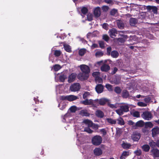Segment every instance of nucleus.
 I'll return each instance as SVG.
<instances>
[{"label": "nucleus", "mask_w": 159, "mask_h": 159, "mask_svg": "<svg viewBox=\"0 0 159 159\" xmlns=\"http://www.w3.org/2000/svg\"><path fill=\"white\" fill-rule=\"evenodd\" d=\"M129 107L127 105H122L120 107V108L116 110V112L119 116H122L124 112L129 111Z\"/></svg>", "instance_id": "f257e3e1"}, {"label": "nucleus", "mask_w": 159, "mask_h": 159, "mask_svg": "<svg viewBox=\"0 0 159 159\" xmlns=\"http://www.w3.org/2000/svg\"><path fill=\"white\" fill-rule=\"evenodd\" d=\"M102 137L98 135H95L92 139V144L95 146L100 145L102 143Z\"/></svg>", "instance_id": "f03ea898"}, {"label": "nucleus", "mask_w": 159, "mask_h": 159, "mask_svg": "<svg viewBox=\"0 0 159 159\" xmlns=\"http://www.w3.org/2000/svg\"><path fill=\"white\" fill-rule=\"evenodd\" d=\"M141 117L144 119L150 120L152 118L151 113L148 111H145L143 112L141 115Z\"/></svg>", "instance_id": "7ed1b4c3"}, {"label": "nucleus", "mask_w": 159, "mask_h": 159, "mask_svg": "<svg viewBox=\"0 0 159 159\" xmlns=\"http://www.w3.org/2000/svg\"><path fill=\"white\" fill-rule=\"evenodd\" d=\"M80 85L79 83H75L72 84L70 87V89L71 91H77L80 89Z\"/></svg>", "instance_id": "20e7f679"}, {"label": "nucleus", "mask_w": 159, "mask_h": 159, "mask_svg": "<svg viewBox=\"0 0 159 159\" xmlns=\"http://www.w3.org/2000/svg\"><path fill=\"white\" fill-rule=\"evenodd\" d=\"M79 67L82 72L83 73H86V74H89L90 72L89 67L86 65H81Z\"/></svg>", "instance_id": "39448f33"}, {"label": "nucleus", "mask_w": 159, "mask_h": 159, "mask_svg": "<svg viewBox=\"0 0 159 159\" xmlns=\"http://www.w3.org/2000/svg\"><path fill=\"white\" fill-rule=\"evenodd\" d=\"M141 136V134L140 133L135 132L131 135V137L134 141H138L140 139Z\"/></svg>", "instance_id": "423d86ee"}, {"label": "nucleus", "mask_w": 159, "mask_h": 159, "mask_svg": "<svg viewBox=\"0 0 159 159\" xmlns=\"http://www.w3.org/2000/svg\"><path fill=\"white\" fill-rule=\"evenodd\" d=\"M146 9L148 12L152 11L155 14L157 13L158 8L156 6H148L146 7Z\"/></svg>", "instance_id": "0eeeda50"}, {"label": "nucleus", "mask_w": 159, "mask_h": 159, "mask_svg": "<svg viewBox=\"0 0 159 159\" xmlns=\"http://www.w3.org/2000/svg\"><path fill=\"white\" fill-rule=\"evenodd\" d=\"M77 77L79 79L81 80H87L89 77V74H86L82 73H80L78 75Z\"/></svg>", "instance_id": "6e6552de"}, {"label": "nucleus", "mask_w": 159, "mask_h": 159, "mask_svg": "<svg viewBox=\"0 0 159 159\" xmlns=\"http://www.w3.org/2000/svg\"><path fill=\"white\" fill-rule=\"evenodd\" d=\"M77 76V74L75 73H72L70 75L68 78V82L71 83L74 81Z\"/></svg>", "instance_id": "1a4fd4ad"}, {"label": "nucleus", "mask_w": 159, "mask_h": 159, "mask_svg": "<svg viewBox=\"0 0 159 159\" xmlns=\"http://www.w3.org/2000/svg\"><path fill=\"white\" fill-rule=\"evenodd\" d=\"M109 100L107 98H102L99 100L97 99L95 100V101H96L97 103H98L100 105H104L106 103L109 102Z\"/></svg>", "instance_id": "9d476101"}, {"label": "nucleus", "mask_w": 159, "mask_h": 159, "mask_svg": "<svg viewBox=\"0 0 159 159\" xmlns=\"http://www.w3.org/2000/svg\"><path fill=\"white\" fill-rule=\"evenodd\" d=\"M104 88L102 84H98L96 86L95 89L98 93H100L103 92Z\"/></svg>", "instance_id": "9b49d317"}, {"label": "nucleus", "mask_w": 159, "mask_h": 159, "mask_svg": "<svg viewBox=\"0 0 159 159\" xmlns=\"http://www.w3.org/2000/svg\"><path fill=\"white\" fill-rule=\"evenodd\" d=\"M117 34V31L116 29L113 28L109 30V34L110 36L112 38H114L116 36V34Z\"/></svg>", "instance_id": "f8f14e48"}, {"label": "nucleus", "mask_w": 159, "mask_h": 159, "mask_svg": "<svg viewBox=\"0 0 159 159\" xmlns=\"http://www.w3.org/2000/svg\"><path fill=\"white\" fill-rule=\"evenodd\" d=\"M93 13L95 17H99L101 14L100 8L99 7H96L94 10Z\"/></svg>", "instance_id": "ddd939ff"}, {"label": "nucleus", "mask_w": 159, "mask_h": 159, "mask_svg": "<svg viewBox=\"0 0 159 159\" xmlns=\"http://www.w3.org/2000/svg\"><path fill=\"white\" fill-rule=\"evenodd\" d=\"M110 69V66L106 63H104L101 67V70L102 71L107 72Z\"/></svg>", "instance_id": "4468645a"}, {"label": "nucleus", "mask_w": 159, "mask_h": 159, "mask_svg": "<svg viewBox=\"0 0 159 159\" xmlns=\"http://www.w3.org/2000/svg\"><path fill=\"white\" fill-rule=\"evenodd\" d=\"M122 97L124 98H127L129 97V92L126 89L123 90L122 92Z\"/></svg>", "instance_id": "2eb2a0df"}, {"label": "nucleus", "mask_w": 159, "mask_h": 159, "mask_svg": "<svg viewBox=\"0 0 159 159\" xmlns=\"http://www.w3.org/2000/svg\"><path fill=\"white\" fill-rule=\"evenodd\" d=\"M117 23L118 28L120 29H123L124 28V24L121 20H117Z\"/></svg>", "instance_id": "dca6fc26"}, {"label": "nucleus", "mask_w": 159, "mask_h": 159, "mask_svg": "<svg viewBox=\"0 0 159 159\" xmlns=\"http://www.w3.org/2000/svg\"><path fill=\"white\" fill-rule=\"evenodd\" d=\"M151 152L154 157H159V150L157 149L153 148L151 150Z\"/></svg>", "instance_id": "f3484780"}, {"label": "nucleus", "mask_w": 159, "mask_h": 159, "mask_svg": "<svg viewBox=\"0 0 159 159\" xmlns=\"http://www.w3.org/2000/svg\"><path fill=\"white\" fill-rule=\"evenodd\" d=\"M94 153L95 155L99 156L102 154V152L100 148H96L94 150Z\"/></svg>", "instance_id": "a211bd4d"}, {"label": "nucleus", "mask_w": 159, "mask_h": 159, "mask_svg": "<svg viewBox=\"0 0 159 159\" xmlns=\"http://www.w3.org/2000/svg\"><path fill=\"white\" fill-rule=\"evenodd\" d=\"M95 115L97 116L99 118H103L104 116L103 112L101 110H97L95 112Z\"/></svg>", "instance_id": "6ab92c4d"}, {"label": "nucleus", "mask_w": 159, "mask_h": 159, "mask_svg": "<svg viewBox=\"0 0 159 159\" xmlns=\"http://www.w3.org/2000/svg\"><path fill=\"white\" fill-rule=\"evenodd\" d=\"M152 135L153 137H154L159 133V129L157 128H154L152 130Z\"/></svg>", "instance_id": "aec40b11"}, {"label": "nucleus", "mask_w": 159, "mask_h": 159, "mask_svg": "<svg viewBox=\"0 0 159 159\" xmlns=\"http://www.w3.org/2000/svg\"><path fill=\"white\" fill-rule=\"evenodd\" d=\"M83 122L85 124L88 125V126L89 127H92L93 125V123L92 121L88 119L84 120Z\"/></svg>", "instance_id": "412c9836"}, {"label": "nucleus", "mask_w": 159, "mask_h": 159, "mask_svg": "<svg viewBox=\"0 0 159 159\" xmlns=\"http://www.w3.org/2000/svg\"><path fill=\"white\" fill-rule=\"evenodd\" d=\"M130 25L132 26H134L138 22V20L134 18H131L129 20Z\"/></svg>", "instance_id": "4be33fe9"}, {"label": "nucleus", "mask_w": 159, "mask_h": 159, "mask_svg": "<svg viewBox=\"0 0 159 159\" xmlns=\"http://www.w3.org/2000/svg\"><path fill=\"white\" fill-rule=\"evenodd\" d=\"M129 151H124L121 156L120 157V159H125V158L129 155Z\"/></svg>", "instance_id": "5701e85b"}, {"label": "nucleus", "mask_w": 159, "mask_h": 159, "mask_svg": "<svg viewBox=\"0 0 159 159\" xmlns=\"http://www.w3.org/2000/svg\"><path fill=\"white\" fill-rule=\"evenodd\" d=\"M67 100L69 101H72L75 100L78 98L77 96L73 95L67 96Z\"/></svg>", "instance_id": "b1692460"}, {"label": "nucleus", "mask_w": 159, "mask_h": 159, "mask_svg": "<svg viewBox=\"0 0 159 159\" xmlns=\"http://www.w3.org/2000/svg\"><path fill=\"white\" fill-rule=\"evenodd\" d=\"M110 55L112 57L116 58L118 57L119 54L116 51L113 50L111 52Z\"/></svg>", "instance_id": "393cba45"}, {"label": "nucleus", "mask_w": 159, "mask_h": 159, "mask_svg": "<svg viewBox=\"0 0 159 159\" xmlns=\"http://www.w3.org/2000/svg\"><path fill=\"white\" fill-rule=\"evenodd\" d=\"M142 148L145 152H148L150 150V147L147 144H144L142 147Z\"/></svg>", "instance_id": "a878e982"}, {"label": "nucleus", "mask_w": 159, "mask_h": 159, "mask_svg": "<svg viewBox=\"0 0 159 159\" xmlns=\"http://www.w3.org/2000/svg\"><path fill=\"white\" fill-rule=\"evenodd\" d=\"M121 146L124 149H129L130 148L131 145L130 143L124 142L122 144Z\"/></svg>", "instance_id": "bb28decb"}, {"label": "nucleus", "mask_w": 159, "mask_h": 159, "mask_svg": "<svg viewBox=\"0 0 159 159\" xmlns=\"http://www.w3.org/2000/svg\"><path fill=\"white\" fill-rule=\"evenodd\" d=\"M144 123L143 120H139L137 121L136 124L135 126L137 127H142L144 126Z\"/></svg>", "instance_id": "cd10ccee"}, {"label": "nucleus", "mask_w": 159, "mask_h": 159, "mask_svg": "<svg viewBox=\"0 0 159 159\" xmlns=\"http://www.w3.org/2000/svg\"><path fill=\"white\" fill-rule=\"evenodd\" d=\"M80 114L83 116H90V114L87 112L86 110H81Z\"/></svg>", "instance_id": "c85d7f7f"}, {"label": "nucleus", "mask_w": 159, "mask_h": 159, "mask_svg": "<svg viewBox=\"0 0 159 159\" xmlns=\"http://www.w3.org/2000/svg\"><path fill=\"white\" fill-rule=\"evenodd\" d=\"M64 48L65 50L67 52H71V51L70 47L69 45L64 44Z\"/></svg>", "instance_id": "c756f323"}, {"label": "nucleus", "mask_w": 159, "mask_h": 159, "mask_svg": "<svg viewBox=\"0 0 159 159\" xmlns=\"http://www.w3.org/2000/svg\"><path fill=\"white\" fill-rule=\"evenodd\" d=\"M117 13L118 11L117 9H113L110 11V14L111 16H115Z\"/></svg>", "instance_id": "7c9ffc66"}, {"label": "nucleus", "mask_w": 159, "mask_h": 159, "mask_svg": "<svg viewBox=\"0 0 159 159\" xmlns=\"http://www.w3.org/2000/svg\"><path fill=\"white\" fill-rule=\"evenodd\" d=\"M156 142H154L152 140H151L149 143V144L150 146L153 148L156 146Z\"/></svg>", "instance_id": "2f4dec72"}, {"label": "nucleus", "mask_w": 159, "mask_h": 159, "mask_svg": "<svg viewBox=\"0 0 159 159\" xmlns=\"http://www.w3.org/2000/svg\"><path fill=\"white\" fill-rule=\"evenodd\" d=\"M67 78L66 76L64 74H62L59 77V79L61 82H64Z\"/></svg>", "instance_id": "473e14b6"}, {"label": "nucleus", "mask_w": 159, "mask_h": 159, "mask_svg": "<svg viewBox=\"0 0 159 159\" xmlns=\"http://www.w3.org/2000/svg\"><path fill=\"white\" fill-rule=\"evenodd\" d=\"M53 68L55 71H58L61 68L60 65L59 64H56L53 66Z\"/></svg>", "instance_id": "72a5a7b5"}, {"label": "nucleus", "mask_w": 159, "mask_h": 159, "mask_svg": "<svg viewBox=\"0 0 159 159\" xmlns=\"http://www.w3.org/2000/svg\"><path fill=\"white\" fill-rule=\"evenodd\" d=\"M106 88L110 92L113 91L112 86L109 84H107L105 85Z\"/></svg>", "instance_id": "f704fd0d"}, {"label": "nucleus", "mask_w": 159, "mask_h": 159, "mask_svg": "<svg viewBox=\"0 0 159 159\" xmlns=\"http://www.w3.org/2000/svg\"><path fill=\"white\" fill-rule=\"evenodd\" d=\"M107 120L108 123L111 124H116V120H113L111 118H107Z\"/></svg>", "instance_id": "c9c22d12"}, {"label": "nucleus", "mask_w": 159, "mask_h": 159, "mask_svg": "<svg viewBox=\"0 0 159 159\" xmlns=\"http://www.w3.org/2000/svg\"><path fill=\"white\" fill-rule=\"evenodd\" d=\"M112 81L116 84H118L120 83V80L116 77H115L113 79Z\"/></svg>", "instance_id": "e433bc0d"}, {"label": "nucleus", "mask_w": 159, "mask_h": 159, "mask_svg": "<svg viewBox=\"0 0 159 159\" xmlns=\"http://www.w3.org/2000/svg\"><path fill=\"white\" fill-rule=\"evenodd\" d=\"M114 91L117 94H120L121 92V89L120 87H116L115 88Z\"/></svg>", "instance_id": "4c0bfd02"}, {"label": "nucleus", "mask_w": 159, "mask_h": 159, "mask_svg": "<svg viewBox=\"0 0 159 159\" xmlns=\"http://www.w3.org/2000/svg\"><path fill=\"white\" fill-rule=\"evenodd\" d=\"M88 9L87 7H83L81 9V13L84 15H85L88 12Z\"/></svg>", "instance_id": "58836bf2"}, {"label": "nucleus", "mask_w": 159, "mask_h": 159, "mask_svg": "<svg viewBox=\"0 0 159 159\" xmlns=\"http://www.w3.org/2000/svg\"><path fill=\"white\" fill-rule=\"evenodd\" d=\"M89 105H92L93 107H95L97 106L96 101H95V100L94 101H93L92 100L90 99L89 100Z\"/></svg>", "instance_id": "ea45409f"}, {"label": "nucleus", "mask_w": 159, "mask_h": 159, "mask_svg": "<svg viewBox=\"0 0 159 159\" xmlns=\"http://www.w3.org/2000/svg\"><path fill=\"white\" fill-rule=\"evenodd\" d=\"M84 131L90 134L93 132V131L90 128V127H89L88 126L87 127H85L84 128Z\"/></svg>", "instance_id": "a19ab883"}, {"label": "nucleus", "mask_w": 159, "mask_h": 159, "mask_svg": "<svg viewBox=\"0 0 159 159\" xmlns=\"http://www.w3.org/2000/svg\"><path fill=\"white\" fill-rule=\"evenodd\" d=\"M117 121H118V124L121 125H123L125 124L124 121L122 118H120V119H118Z\"/></svg>", "instance_id": "79ce46f5"}, {"label": "nucleus", "mask_w": 159, "mask_h": 159, "mask_svg": "<svg viewBox=\"0 0 159 159\" xmlns=\"http://www.w3.org/2000/svg\"><path fill=\"white\" fill-rule=\"evenodd\" d=\"M109 7L107 6H103L102 7V9L103 12H107L109 9Z\"/></svg>", "instance_id": "37998d69"}, {"label": "nucleus", "mask_w": 159, "mask_h": 159, "mask_svg": "<svg viewBox=\"0 0 159 159\" xmlns=\"http://www.w3.org/2000/svg\"><path fill=\"white\" fill-rule=\"evenodd\" d=\"M61 52L60 50H56L54 51V55L56 57H59L61 54Z\"/></svg>", "instance_id": "c03bdc74"}, {"label": "nucleus", "mask_w": 159, "mask_h": 159, "mask_svg": "<svg viewBox=\"0 0 159 159\" xmlns=\"http://www.w3.org/2000/svg\"><path fill=\"white\" fill-rule=\"evenodd\" d=\"M100 74L99 72H94L93 73L92 75L95 78H96L99 77Z\"/></svg>", "instance_id": "a18cd8bd"}, {"label": "nucleus", "mask_w": 159, "mask_h": 159, "mask_svg": "<svg viewBox=\"0 0 159 159\" xmlns=\"http://www.w3.org/2000/svg\"><path fill=\"white\" fill-rule=\"evenodd\" d=\"M107 105L109 107L112 108H117V107L116 106V104H112L108 102L107 103Z\"/></svg>", "instance_id": "49530a36"}, {"label": "nucleus", "mask_w": 159, "mask_h": 159, "mask_svg": "<svg viewBox=\"0 0 159 159\" xmlns=\"http://www.w3.org/2000/svg\"><path fill=\"white\" fill-rule=\"evenodd\" d=\"M135 154L138 156H139L141 154L142 152L141 149H137L134 151Z\"/></svg>", "instance_id": "de8ad7c7"}, {"label": "nucleus", "mask_w": 159, "mask_h": 159, "mask_svg": "<svg viewBox=\"0 0 159 159\" xmlns=\"http://www.w3.org/2000/svg\"><path fill=\"white\" fill-rule=\"evenodd\" d=\"M133 116L134 117H140L139 112L138 111H135L133 112Z\"/></svg>", "instance_id": "09e8293b"}, {"label": "nucleus", "mask_w": 159, "mask_h": 159, "mask_svg": "<svg viewBox=\"0 0 159 159\" xmlns=\"http://www.w3.org/2000/svg\"><path fill=\"white\" fill-rule=\"evenodd\" d=\"M70 110L71 112H75L77 110V108L76 106H72L70 108Z\"/></svg>", "instance_id": "8fccbe9b"}, {"label": "nucleus", "mask_w": 159, "mask_h": 159, "mask_svg": "<svg viewBox=\"0 0 159 159\" xmlns=\"http://www.w3.org/2000/svg\"><path fill=\"white\" fill-rule=\"evenodd\" d=\"M102 27L105 30H107L108 29V25L107 23H104L102 25Z\"/></svg>", "instance_id": "3c124183"}, {"label": "nucleus", "mask_w": 159, "mask_h": 159, "mask_svg": "<svg viewBox=\"0 0 159 159\" xmlns=\"http://www.w3.org/2000/svg\"><path fill=\"white\" fill-rule=\"evenodd\" d=\"M102 37L103 39L107 42L109 39V37L107 34L103 35Z\"/></svg>", "instance_id": "603ef678"}, {"label": "nucleus", "mask_w": 159, "mask_h": 159, "mask_svg": "<svg viewBox=\"0 0 159 159\" xmlns=\"http://www.w3.org/2000/svg\"><path fill=\"white\" fill-rule=\"evenodd\" d=\"M151 100V98L149 96H147L144 99V100L146 103H148Z\"/></svg>", "instance_id": "864d4df0"}, {"label": "nucleus", "mask_w": 159, "mask_h": 159, "mask_svg": "<svg viewBox=\"0 0 159 159\" xmlns=\"http://www.w3.org/2000/svg\"><path fill=\"white\" fill-rule=\"evenodd\" d=\"M95 80L96 82L98 83H102L103 81L102 79L100 76L97 78H95Z\"/></svg>", "instance_id": "5fc2aeb1"}, {"label": "nucleus", "mask_w": 159, "mask_h": 159, "mask_svg": "<svg viewBox=\"0 0 159 159\" xmlns=\"http://www.w3.org/2000/svg\"><path fill=\"white\" fill-rule=\"evenodd\" d=\"M138 105L140 107H146L147 104L143 102H139L138 103Z\"/></svg>", "instance_id": "6e6d98bb"}, {"label": "nucleus", "mask_w": 159, "mask_h": 159, "mask_svg": "<svg viewBox=\"0 0 159 159\" xmlns=\"http://www.w3.org/2000/svg\"><path fill=\"white\" fill-rule=\"evenodd\" d=\"M85 53V51L84 50L81 49L79 51V53L80 55L81 56H83Z\"/></svg>", "instance_id": "4d7b16f0"}, {"label": "nucleus", "mask_w": 159, "mask_h": 159, "mask_svg": "<svg viewBox=\"0 0 159 159\" xmlns=\"http://www.w3.org/2000/svg\"><path fill=\"white\" fill-rule=\"evenodd\" d=\"M107 55H110L111 53V48L110 47H108L107 48Z\"/></svg>", "instance_id": "13d9d810"}, {"label": "nucleus", "mask_w": 159, "mask_h": 159, "mask_svg": "<svg viewBox=\"0 0 159 159\" xmlns=\"http://www.w3.org/2000/svg\"><path fill=\"white\" fill-rule=\"evenodd\" d=\"M67 96L63 95L61 96L60 97V99L61 100H67Z\"/></svg>", "instance_id": "bf43d9fd"}, {"label": "nucleus", "mask_w": 159, "mask_h": 159, "mask_svg": "<svg viewBox=\"0 0 159 159\" xmlns=\"http://www.w3.org/2000/svg\"><path fill=\"white\" fill-rule=\"evenodd\" d=\"M89 93L88 92H85L83 94V98L84 99H86L88 95H89Z\"/></svg>", "instance_id": "052dcab7"}, {"label": "nucleus", "mask_w": 159, "mask_h": 159, "mask_svg": "<svg viewBox=\"0 0 159 159\" xmlns=\"http://www.w3.org/2000/svg\"><path fill=\"white\" fill-rule=\"evenodd\" d=\"M100 47L102 48H103L104 47V43L102 41H100L99 42Z\"/></svg>", "instance_id": "680f3d73"}, {"label": "nucleus", "mask_w": 159, "mask_h": 159, "mask_svg": "<svg viewBox=\"0 0 159 159\" xmlns=\"http://www.w3.org/2000/svg\"><path fill=\"white\" fill-rule=\"evenodd\" d=\"M142 43H143L144 44L147 45L149 46L150 45V43L148 42L147 40L146 39H144L142 41Z\"/></svg>", "instance_id": "e2e57ef3"}, {"label": "nucleus", "mask_w": 159, "mask_h": 159, "mask_svg": "<svg viewBox=\"0 0 159 159\" xmlns=\"http://www.w3.org/2000/svg\"><path fill=\"white\" fill-rule=\"evenodd\" d=\"M104 2L108 4L112 5L114 3L113 0H104Z\"/></svg>", "instance_id": "0e129e2a"}, {"label": "nucleus", "mask_w": 159, "mask_h": 159, "mask_svg": "<svg viewBox=\"0 0 159 159\" xmlns=\"http://www.w3.org/2000/svg\"><path fill=\"white\" fill-rule=\"evenodd\" d=\"M119 34H120V35L122 36V37H123L124 38L126 39V37H127V35H124L123 34H123L124 33V31H119Z\"/></svg>", "instance_id": "69168bd1"}, {"label": "nucleus", "mask_w": 159, "mask_h": 159, "mask_svg": "<svg viewBox=\"0 0 159 159\" xmlns=\"http://www.w3.org/2000/svg\"><path fill=\"white\" fill-rule=\"evenodd\" d=\"M100 131L102 133L103 136H105L107 134V132L105 129H101Z\"/></svg>", "instance_id": "338daca9"}, {"label": "nucleus", "mask_w": 159, "mask_h": 159, "mask_svg": "<svg viewBox=\"0 0 159 159\" xmlns=\"http://www.w3.org/2000/svg\"><path fill=\"white\" fill-rule=\"evenodd\" d=\"M103 53L101 52H97L95 53V55L96 56H102L103 55Z\"/></svg>", "instance_id": "774afa93"}]
</instances>
